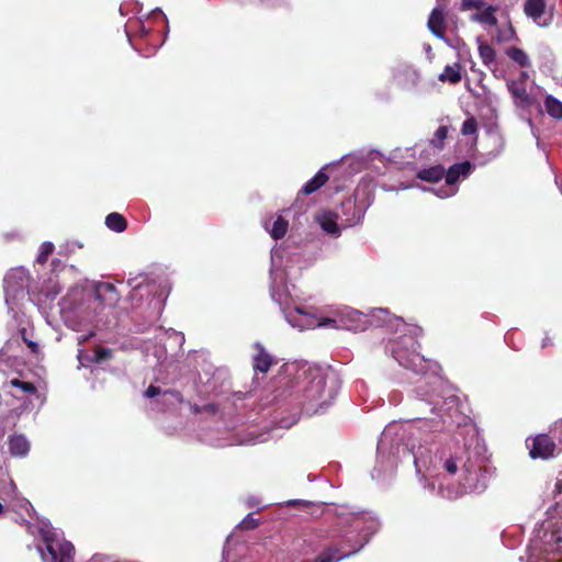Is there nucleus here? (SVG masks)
<instances>
[{"label":"nucleus","mask_w":562,"mask_h":562,"mask_svg":"<svg viewBox=\"0 0 562 562\" xmlns=\"http://www.w3.org/2000/svg\"><path fill=\"white\" fill-rule=\"evenodd\" d=\"M398 335L389 340L386 352L397 363L417 374H431L420 381L415 389V407L423 414L434 417H418L407 431L397 424L387 425L381 434L376 447V463L372 470L373 479L392 474L398 462L408 460L415 465L416 474L425 482L424 488L446 499H457L464 493H482L492 475L486 464V449L477 438L471 439L463 449L452 452L451 448L441 452L429 447V432L450 430L453 426L467 425L469 417L460 408V400L443 387L438 375L439 366L425 359L418 352L417 338L423 330L416 325L394 318Z\"/></svg>","instance_id":"1"},{"label":"nucleus","mask_w":562,"mask_h":562,"mask_svg":"<svg viewBox=\"0 0 562 562\" xmlns=\"http://www.w3.org/2000/svg\"><path fill=\"white\" fill-rule=\"evenodd\" d=\"M337 526L333 532L335 543L314 560L302 562H338L359 552L379 530L380 521L371 512L351 510L348 506L337 508Z\"/></svg>","instance_id":"2"},{"label":"nucleus","mask_w":562,"mask_h":562,"mask_svg":"<svg viewBox=\"0 0 562 562\" xmlns=\"http://www.w3.org/2000/svg\"><path fill=\"white\" fill-rule=\"evenodd\" d=\"M292 402L307 415L326 409L340 390V379L330 368L303 364L295 372Z\"/></svg>","instance_id":"3"},{"label":"nucleus","mask_w":562,"mask_h":562,"mask_svg":"<svg viewBox=\"0 0 562 562\" xmlns=\"http://www.w3.org/2000/svg\"><path fill=\"white\" fill-rule=\"evenodd\" d=\"M119 300L113 284L102 282L97 285L74 289L63 303L66 324L78 330L76 322L91 323L105 305H113Z\"/></svg>","instance_id":"4"},{"label":"nucleus","mask_w":562,"mask_h":562,"mask_svg":"<svg viewBox=\"0 0 562 562\" xmlns=\"http://www.w3.org/2000/svg\"><path fill=\"white\" fill-rule=\"evenodd\" d=\"M284 250L280 247L271 249L270 267V295L280 306L288 324L300 331L324 327L323 322H318L312 314L305 312L302 307L290 308V291L285 283L286 273L282 267Z\"/></svg>","instance_id":"5"},{"label":"nucleus","mask_w":562,"mask_h":562,"mask_svg":"<svg viewBox=\"0 0 562 562\" xmlns=\"http://www.w3.org/2000/svg\"><path fill=\"white\" fill-rule=\"evenodd\" d=\"M389 316L386 308H375L371 311V314H363L358 310L344 306L336 312L335 317L325 318L322 325L352 331H362L369 326H392V321Z\"/></svg>","instance_id":"6"},{"label":"nucleus","mask_w":562,"mask_h":562,"mask_svg":"<svg viewBox=\"0 0 562 562\" xmlns=\"http://www.w3.org/2000/svg\"><path fill=\"white\" fill-rule=\"evenodd\" d=\"M37 532L45 544V551L41 546L37 547L44 562H74L75 547L64 539L61 530L54 528L49 520L41 519Z\"/></svg>","instance_id":"7"},{"label":"nucleus","mask_w":562,"mask_h":562,"mask_svg":"<svg viewBox=\"0 0 562 562\" xmlns=\"http://www.w3.org/2000/svg\"><path fill=\"white\" fill-rule=\"evenodd\" d=\"M372 199L367 187L358 186L355 194L349 196L339 206V216L342 226H355L359 224L371 205Z\"/></svg>","instance_id":"8"},{"label":"nucleus","mask_w":562,"mask_h":562,"mask_svg":"<svg viewBox=\"0 0 562 562\" xmlns=\"http://www.w3.org/2000/svg\"><path fill=\"white\" fill-rule=\"evenodd\" d=\"M127 285L131 288L130 299L132 302H136L138 305V301H142L144 296H151L148 304L153 305L157 313H160L166 286L149 281L146 276L128 279Z\"/></svg>","instance_id":"9"},{"label":"nucleus","mask_w":562,"mask_h":562,"mask_svg":"<svg viewBox=\"0 0 562 562\" xmlns=\"http://www.w3.org/2000/svg\"><path fill=\"white\" fill-rule=\"evenodd\" d=\"M29 272L22 267L13 268L5 274L3 286L9 312H13L18 302L29 294Z\"/></svg>","instance_id":"10"},{"label":"nucleus","mask_w":562,"mask_h":562,"mask_svg":"<svg viewBox=\"0 0 562 562\" xmlns=\"http://www.w3.org/2000/svg\"><path fill=\"white\" fill-rule=\"evenodd\" d=\"M473 170V165L470 161L458 162L449 167L448 170H445V187L439 188L435 191V194L439 198H450L454 195L458 191V181L460 179H465L471 175Z\"/></svg>","instance_id":"11"},{"label":"nucleus","mask_w":562,"mask_h":562,"mask_svg":"<svg viewBox=\"0 0 562 562\" xmlns=\"http://www.w3.org/2000/svg\"><path fill=\"white\" fill-rule=\"evenodd\" d=\"M144 396L153 400V408L161 411L168 409L183 402V396L180 392L170 389H162L153 384L146 389Z\"/></svg>","instance_id":"12"},{"label":"nucleus","mask_w":562,"mask_h":562,"mask_svg":"<svg viewBox=\"0 0 562 562\" xmlns=\"http://www.w3.org/2000/svg\"><path fill=\"white\" fill-rule=\"evenodd\" d=\"M205 381L203 376H200L201 382L204 384L203 390H199L200 395L218 394L228 379V372L223 368H215L212 372H204Z\"/></svg>","instance_id":"13"},{"label":"nucleus","mask_w":562,"mask_h":562,"mask_svg":"<svg viewBox=\"0 0 562 562\" xmlns=\"http://www.w3.org/2000/svg\"><path fill=\"white\" fill-rule=\"evenodd\" d=\"M557 451H559L557 442L549 435L541 434L532 440L529 454L532 459H548L553 457Z\"/></svg>","instance_id":"14"},{"label":"nucleus","mask_w":562,"mask_h":562,"mask_svg":"<svg viewBox=\"0 0 562 562\" xmlns=\"http://www.w3.org/2000/svg\"><path fill=\"white\" fill-rule=\"evenodd\" d=\"M507 88L514 98L517 105L521 108L529 106L532 102V98L527 92V75L521 72L520 77L516 80H508Z\"/></svg>","instance_id":"15"},{"label":"nucleus","mask_w":562,"mask_h":562,"mask_svg":"<svg viewBox=\"0 0 562 562\" xmlns=\"http://www.w3.org/2000/svg\"><path fill=\"white\" fill-rule=\"evenodd\" d=\"M445 9L446 3L445 0H437V5L432 9L429 19H428V29L429 31L438 38L443 40L448 43L447 37L445 36Z\"/></svg>","instance_id":"16"},{"label":"nucleus","mask_w":562,"mask_h":562,"mask_svg":"<svg viewBox=\"0 0 562 562\" xmlns=\"http://www.w3.org/2000/svg\"><path fill=\"white\" fill-rule=\"evenodd\" d=\"M394 78L403 89H413L419 81V74L413 66L402 64L396 67Z\"/></svg>","instance_id":"17"},{"label":"nucleus","mask_w":562,"mask_h":562,"mask_svg":"<svg viewBox=\"0 0 562 562\" xmlns=\"http://www.w3.org/2000/svg\"><path fill=\"white\" fill-rule=\"evenodd\" d=\"M338 218H340L339 214L331 211H322L316 216V221L322 229L334 237H338L341 233Z\"/></svg>","instance_id":"18"},{"label":"nucleus","mask_w":562,"mask_h":562,"mask_svg":"<svg viewBox=\"0 0 562 562\" xmlns=\"http://www.w3.org/2000/svg\"><path fill=\"white\" fill-rule=\"evenodd\" d=\"M546 7V0H527L524 9L526 15L531 18L537 25L547 26L549 21L543 18Z\"/></svg>","instance_id":"19"},{"label":"nucleus","mask_w":562,"mask_h":562,"mask_svg":"<svg viewBox=\"0 0 562 562\" xmlns=\"http://www.w3.org/2000/svg\"><path fill=\"white\" fill-rule=\"evenodd\" d=\"M376 156H380L379 151L372 150L368 153L367 157L362 154H350L341 159V164L348 166L351 172L361 171L367 162V158L375 159Z\"/></svg>","instance_id":"20"},{"label":"nucleus","mask_w":562,"mask_h":562,"mask_svg":"<svg viewBox=\"0 0 562 562\" xmlns=\"http://www.w3.org/2000/svg\"><path fill=\"white\" fill-rule=\"evenodd\" d=\"M9 451L11 456L24 458L30 452V441L24 435H12L8 440Z\"/></svg>","instance_id":"21"},{"label":"nucleus","mask_w":562,"mask_h":562,"mask_svg":"<svg viewBox=\"0 0 562 562\" xmlns=\"http://www.w3.org/2000/svg\"><path fill=\"white\" fill-rule=\"evenodd\" d=\"M111 349L102 347H98L92 355L79 349L78 359L82 366H87L88 363H102L111 358Z\"/></svg>","instance_id":"22"},{"label":"nucleus","mask_w":562,"mask_h":562,"mask_svg":"<svg viewBox=\"0 0 562 562\" xmlns=\"http://www.w3.org/2000/svg\"><path fill=\"white\" fill-rule=\"evenodd\" d=\"M10 493L12 494L11 499L9 501V505L12 507L13 510L18 512H25L29 517H32V504L24 497H21L18 494L16 486L13 483V481L9 484Z\"/></svg>","instance_id":"23"},{"label":"nucleus","mask_w":562,"mask_h":562,"mask_svg":"<svg viewBox=\"0 0 562 562\" xmlns=\"http://www.w3.org/2000/svg\"><path fill=\"white\" fill-rule=\"evenodd\" d=\"M324 170L325 167L318 170V172L303 186L301 189L303 194H312L326 183L328 176Z\"/></svg>","instance_id":"24"},{"label":"nucleus","mask_w":562,"mask_h":562,"mask_svg":"<svg viewBox=\"0 0 562 562\" xmlns=\"http://www.w3.org/2000/svg\"><path fill=\"white\" fill-rule=\"evenodd\" d=\"M445 176V168L441 165L422 169L417 172V178L426 182H438Z\"/></svg>","instance_id":"25"},{"label":"nucleus","mask_w":562,"mask_h":562,"mask_svg":"<svg viewBox=\"0 0 562 562\" xmlns=\"http://www.w3.org/2000/svg\"><path fill=\"white\" fill-rule=\"evenodd\" d=\"M265 228L269 232L273 239L282 238L288 231V222L281 216L278 215L270 227L269 222H265Z\"/></svg>","instance_id":"26"},{"label":"nucleus","mask_w":562,"mask_h":562,"mask_svg":"<svg viewBox=\"0 0 562 562\" xmlns=\"http://www.w3.org/2000/svg\"><path fill=\"white\" fill-rule=\"evenodd\" d=\"M272 364V357L263 349L260 348L257 356L254 358V369L261 373L269 371Z\"/></svg>","instance_id":"27"},{"label":"nucleus","mask_w":562,"mask_h":562,"mask_svg":"<svg viewBox=\"0 0 562 562\" xmlns=\"http://www.w3.org/2000/svg\"><path fill=\"white\" fill-rule=\"evenodd\" d=\"M105 225L113 232L122 233L126 229L127 222L121 214L113 212L105 217Z\"/></svg>","instance_id":"28"},{"label":"nucleus","mask_w":562,"mask_h":562,"mask_svg":"<svg viewBox=\"0 0 562 562\" xmlns=\"http://www.w3.org/2000/svg\"><path fill=\"white\" fill-rule=\"evenodd\" d=\"M544 108L551 117L557 120L562 119V102L553 95H547L544 100Z\"/></svg>","instance_id":"29"},{"label":"nucleus","mask_w":562,"mask_h":562,"mask_svg":"<svg viewBox=\"0 0 562 562\" xmlns=\"http://www.w3.org/2000/svg\"><path fill=\"white\" fill-rule=\"evenodd\" d=\"M494 12L495 9L493 7H487L483 11L473 14L472 20L484 25L494 26L497 23Z\"/></svg>","instance_id":"30"},{"label":"nucleus","mask_w":562,"mask_h":562,"mask_svg":"<svg viewBox=\"0 0 562 562\" xmlns=\"http://www.w3.org/2000/svg\"><path fill=\"white\" fill-rule=\"evenodd\" d=\"M506 55L517 63L520 67L529 68L531 66L528 55L518 47H509L506 49Z\"/></svg>","instance_id":"31"},{"label":"nucleus","mask_w":562,"mask_h":562,"mask_svg":"<svg viewBox=\"0 0 562 562\" xmlns=\"http://www.w3.org/2000/svg\"><path fill=\"white\" fill-rule=\"evenodd\" d=\"M440 81H448L450 83H458L461 80L460 65L446 66L443 71L439 75Z\"/></svg>","instance_id":"32"},{"label":"nucleus","mask_w":562,"mask_h":562,"mask_svg":"<svg viewBox=\"0 0 562 562\" xmlns=\"http://www.w3.org/2000/svg\"><path fill=\"white\" fill-rule=\"evenodd\" d=\"M479 54H480V57L482 58L483 63L486 65V66H490L492 64H494L495 61V50L494 48L484 43V42H480L479 44Z\"/></svg>","instance_id":"33"},{"label":"nucleus","mask_w":562,"mask_h":562,"mask_svg":"<svg viewBox=\"0 0 562 562\" xmlns=\"http://www.w3.org/2000/svg\"><path fill=\"white\" fill-rule=\"evenodd\" d=\"M448 128L447 126H439L435 132L434 138L429 140V146L441 149L443 140L447 138Z\"/></svg>","instance_id":"34"},{"label":"nucleus","mask_w":562,"mask_h":562,"mask_svg":"<svg viewBox=\"0 0 562 562\" xmlns=\"http://www.w3.org/2000/svg\"><path fill=\"white\" fill-rule=\"evenodd\" d=\"M191 412L195 415L207 413L214 415L218 412V405L215 403H209L205 405L190 404Z\"/></svg>","instance_id":"35"},{"label":"nucleus","mask_w":562,"mask_h":562,"mask_svg":"<svg viewBox=\"0 0 562 562\" xmlns=\"http://www.w3.org/2000/svg\"><path fill=\"white\" fill-rule=\"evenodd\" d=\"M490 140L493 143L495 148L493 150L488 151L487 160H492V159H495L496 157H498L504 148V142L501 136L491 135Z\"/></svg>","instance_id":"36"},{"label":"nucleus","mask_w":562,"mask_h":562,"mask_svg":"<svg viewBox=\"0 0 562 562\" xmlns=\"http://www.w3.org/2000/svg\"><path fill=\"white\" fill-rule=\"evenodd\" d=\"M54 251V245L50 241H45L40 247V252L36 257L37 263H45L49 257V255Z\"/></svg>","instance_id":"37"},{"label":"nucleus","mask_w":562,"mask_h":562,"mask_svg":"<svg viewBox=\"0 0 562 562\" xmlns=\"http://www.w3.org/2000/svg\"><path fill=\"white\" fill-rule=\"evenodd\" d=\"M549 436L557 442L559 451L562 450V419H559L551 427Z\"/></svg>","instance_id":"38"},{"label":"nucleus","mask_w":562,"mask_h":562,"mask_svg":"<svg viewBox=\"0 0 562 562\" xmlns=\"http://www.w3.org/2000/svg\"><path fill=\"white\" fill-rule=\"evenodd\" d=\"M477 130V123H476V120L474 117H469L467 119L463 124H462V127H461V133L462 135H473L475 134Z\"/></svg>","instance_id":"39"},{"label":"nucleus","mask_w":562,"mask_h":562,"mask_svg":"<svg viewBox=\"0 0 562 562\" xmlns=\"http://www.w3.org/2000/svg\"><path fill=\"white\" fill-rule=\"evenodd\" d=\"M10 383H11L12 386H15V387L22 390L24 393L32 394V393L36 392V387L31 382H25V381H21V380H18V379H13V380H11Z\"/></svg>","instance_id":"40"},{"label":"nucleus","mask_w":562,"mask_h":562,"mask_svg":"<svg viewBox=\"0 0 562 562\" xmlns=\"http://www.w3.org/2000/svg\"><path fill=\"white\" fill-rule=\"evenodd\" d=\"M258 524H259L258 519H255L252 517V514L250 513L239 522L238 526L241 529L250 530V529H255L258 526Z\"/></svg>","instance_id":"41"},{"label":"nucleus","mask_w":562,"mask_h":562,"mask_svg":"<svg viewBox=\"0 0 562 562\" xmlns=\"http://www.w3.org/2000/svg\"><path fill=\"white\" fill-rule=\"evenodd\" d=\"M21 335H22V338L23 340L27 344L29 348L31 349V351L33 353H37L38 352V344L37 342H34L32 340H27L26 337H25V334H26V329L23 328L20 330Z\"/></svg>","instance_id":"42"},{"label":"nucleus","mask_w":562,"mask_h":562,"mask_svg":"<svg viewBox=\"0 0 562 562\" xmlns=\"http://www.w3.org/2000/svg\"><path fill=\"white\" fill-rule=\"evenodd\" d=\"M10 362V359L5 357V353L1 350L0 351V372H5L7 369H9L11 367V364L9 363Z\"/></svg>","instance_id":"43"},{"label":"nucleus","mask_w":562,"mask_h":562,"mask_svg":"<svg viewBox=\"0 0 562 562\" xmlns=\"http://www.w3.org/2000/svg\"><path fill=\"white\" fill-rule=\"evenodd\" d=\"M246 505H247L249 508H254V507H256V508H258V509H259V508L263 507V506L261 505V501H260L258 497H255V496H249V497H247V498H246Z\"/></svg>","instance_id":"44"},{"label":"nucleus","mask_w":562,"mask_h":562,"mask_svg":"<svg viewBox=\"0 0 562 562\" xmlns=\"http://www.w3.org/2000/svg\"><path fill=\"white\" fill-rule=\"evenodd\" d=\"M480 2L477 0H461L460 8L461 10H469L472 8H477Z\"/></svg>","instance_id":"45"},{"label":"nucleus","mask_w":562,"mask_h":562,"mask_svg":"<svg viewBox=\"0 0 562 562\" xmlns=\"http://www.w3.org/2000/svg\"><path fill=\"white\" fill-rule=\"evenodd\" d=\"M92 336H93V331L92 330H89L87 334L78 335L77 336L78 345L85 344Z\"/></svg>","instance_id":"46"},{"label":"nucleus","mask_w":562,"mask_h":562,"mask_svg":"<svg viewBox=\"0 0 562 562\" xmlns=\"http://www.w3.org/2000/svg\"><path fill=\"white\" fill-rule=\"evenodd\" d=\"M135 23H136V24L138 25V27H139V30H138V31H139V34H140L142 36H146V35L148 34V30L145 27V25H144L142 22H139V21H136Z\"/></svg>","instance_id":"47"},{"label":"nucleus","mask_w":562,"mask_h":562,"mask_svg":"<svg viewBox=\"0 0 562 562\" xmlns=\"http://www.w3.org/2000/svg\"><path fill=\"white\" fill-rule=\"evenodd\" d=\"M512 36H514V31L512 27H508V30L506 31V34H504L499 40L508 41Z\"/></svg>","instance_id":"48"},{"label":"nucleus","mask_w":562,"mask_h":562,"mask_svg":"<svg viewBox=\"0 0 562 562\" xmlns=\"http://www.w3.org/2000/svg\"><path fill=\"white\" fill-rule=\"evenodd\" d=\"M170 331H172V334L176 336V338H178V339H179V341H180L181 344L184 341V336H183V334H181V333H177V331H175V330H172V329H170ZM167 333H169V330H168Z\"/></svg>","instance_id":"49"},{"label":"nucleus","mask_w":562,"mask_h":562,"mask_svg":"<svg viewBox=\"0 0 562 562\" xmlns=\"http://www.w3.org/2000/svg\"><path fill=\"white\" fill-rule=\"evenodd\" d=\"M304 502L303 501H300V499H292V501H289L288 502V505L289 506H294L296 504H303Z\"/></svg>","instance_id":"50"},{"label":"nucleus","mask_w":562,"mask_h":562,"mask_svg":"<svg viewBox=\"0 0 562 562\" xmlns=\"http://www.w3.org/2000/svg\"><path fill=\"white\" fill-rule=\"evenodd\" d=\"M125 33H126V36H127L130 43H132V36H131V32H130L128 25L125 26Z\"/></svg>","instance_id":"51"},{"label":"nucleus","mask_w":562,"mask_h":562,"mask_svg":"<svg viewBox=\"0 0 562 562\" xmlns=\"http://www.w3.org/2000/svg\"><path fill=\"white\" fill-rule=\"evenodd\" d=\"M550 344V339L546 337L542 341V348L547 347Z\"/></svg>","instance_id":"52"},{"label":"nucleus","mask_w":562,"mask_h":562,"mask_svg":"<svg viewBox=\"0 0 562 562\" xmlns=\"http://www.w3.org/2000/svg\"><path fill=\"white\" fill-rule=\"evenodd\" d=\"M19 524L23 525L27 522V519L25 517H21V520H18Z\"/></svg>","instance_id":"53"},{"label":"nucleus","mask_w":562,"mask_h":562,"mask_svg":"<svg viewBox=\"0 0 562 562\" xmlns=\"http://www.w3.org/2000/svg\"><path fill=\"white\" fill-rule=\"evenodd\" d=\"M234 397H236L237 400H243L241 394H235Z\"/></svg>","instance_id":"54"},{"label":"nucleus","mask_w":562,"mask_h":562,"mask_svg":"<svg viewBox=\"0 0 562 562\" xmlns=\"http://www.w3.org/2000/svg\"><path fill=\"white\" fill-rule=\"evenodd\" d=\"M2 509H3V506H2V504L0 503V514L2 513Z\"/></svg>","instance_id":"55"},{"label":"nucleus","mask_w":562,"mask_h":562,"mask_svg":"<svg viewBox=\"0 0 562 562\" xmlns=\"http://www.w3.org/2000/svg\"><path fill=\"white\" fill-rule=\"evenodd\" d=\"M159 12L164 15V19L167 21V15H165L161 11Z\"/></svg>","instance_id":"56"}]
</instances>
